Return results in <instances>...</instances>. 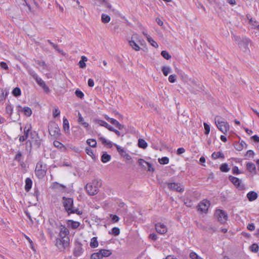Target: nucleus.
<instances>
[{
  "instance_id": "nucleus-1",
  "label": "nucleus",
  "mask_w": 259,
  "mask_h": 259,
  "mask_svg": "<svg viewBox=\"0 0 259 259\" xmlns=\"http://www.w3.org/2000/svg\"><path fill=\"white\" fill-rule=\"evenodd\" d=\"M62 203L64 209L68 213V215L72 213H76L78 215H80L82 213V211L74 206L73 199L72 198L63 197Z\"/></svg>"
},
{
  "instance_id": "nucleus-2",
  "label": "nucleus",
  "mask_w": 259,
  "mask_h": 259,
  "mask_svg": "<svg viewBox=\"0 0 259 259\" xmlns=\"http://www.w3.org/2000/svg\"><path fill=\"white\" fill-rule=\"evenodd\" d=\"M214 120L218 128L224 134H226L230 129L228 122L220 116H217Z\"/></svg>"
},
{
  "instance_id": "nucleus-3",
  "label": "nucleus",
  "mask_w": 259,
  "mask_h": 259,
  "mask_svg": "<svg viewBox=\"0 0 259 259\" xmlns=\"http://www.w3.org/2000/svg\"><path fill=\"white\" fill-rule=\"evenodd\" d=\"M102 183L100 181L95 180L92 183H88L85 186L86 190L90 195H94L99 191V187Z\"/></svg>"
},
{
  "instance_id": "nucleus-4",
  "label": "nucleus",
  "mask_w": 259,
  "mask_h": 259,
  "mask_svg": "<svg viewBox=\"0 0 259 259\" xmlns=\"http://www.w3.org/2000/svg\"><path fill=\"white\" fill-rule=\"evenodd\" d=\"M47 170V164L42 161H38L35 167V174L39 179L43 178L46 174Z\"/></svg>"
},
{
  "instance_id": "nucleus-5",
  "label": "nucleus",
  "mask_w": 259,
  "mask_h": 259,
  "mask_svg": "<svg viewBox=\"0 0 259 259\" xmlns=\"http://www.w3.org/2000/svg\"><path fill=\"white\" fill-rule=\"evenodd\" d=\"M234 40L236 44H238L239 47L242 49L244 52L249 51L248 45L251 40L249 38L246 37L241 38L240 37L236 36H234Z\"/></svg>"
},
{
  "instance_id": "nucleus-6",
  "label": "nucleus",
  "mask_w": 259,
  "mask_h": 259,
  "mask_svg": "<svg viewBox=\"0 0 259 259\" xmlns=\"http://www.w3.org/2000/svg\"><path fill=\"white\" fill-rule=\"evenodd\" d=\"M69 237H59L56 239V246L61 251L66 249L69 245Z\"/></svg>"
},
{
  "instance_id": "nucleus-7",
  "label": "nucleus",
  "mask_w": 259,
  "mask_h": 259,
  "mask_svg": "<svg viewBox=\"0 0 259 259\" xmlns=\"http://www.w3.org/2000/svg\"><path fill=\"white\" fill-rule=\"evenodd\" d=\"M49 221L50 226L48 230L50 234L52 235L58 233L59 228L62 225L61 223L52 219H49Z\"/></svg>"
},
{
  "instance_id": "nucleus-8",
  "label": "nucleus",
  "mask_w": 259,
  "mask_h": 259,
  "mask_svg": "<svg viewBox=\"0 0 259 259\" xmlns=\"http://www.w3.org/2000/svg\"><path fill=\"white\" fill-rule=\"evenodd\" d=\"M189 84L191 87V92L196 94L197 92H201L203 91V85L196 81L194 79L190 78L189 80Z\"/></svg>"
},
{
  "instance_id": "nucleus-9",
  "label": "nucleus",
  "mask_w": 259,
  "mask_h": 259,
  "mask_svg": "<svg viewBox=\"0 0 259 259\" xmlns=\"http://www.w3.org/2000/svg\"><path fill=\"white\" fill-rule=\"evenodd\" d=\"M168 188L171 191H175L179 192H183L184 191L183 186L179 183L175 182H165Z\"/></svg>"
},
{
  "instance_id": "nucleus-10",
  "label": "nucleus",
  "mask_w": 259,
  "mask_h": 259,
  "mask_svg": "<svg viewBox=\"0 0 259 259\" xmlns=\"http://www.w3.org/2000/svg\"><path fill=\"white\" fill-rule=\"evenodd\" d=\"M229 180L238 190H243L245 189V185L242 183L241 180L239 178L230 176Z\"/></svg>"
},
{
  "instance_id": "nucleus-11",
  "label": "nucleus",
  "mask_w": 259,
  "mask_h": 259,
  "mask_svg": "<svg viewBox=\"0 0 259 259\" xmlns=\"http://www.w3.org/2000/svg\"><path fill=\"white\" fill-rule=\"evenodd\" d=\"M31 75L37 84L41 87L46 92H49L50 91L49 88L46 84L45 82L36 73H32Z\"/></svg>"
},
{
  "instance_id": "nucleus-12",
  "label": "nucleus",
  "mask_w": 259,
  "mask_h": 259,
  "mask_svg": "<svg viewBox=\"0 0 259 259\" xmlns=\"http://www.w3.org/2000/svg\"><path fill=\"white\" fill-rule=\"evenodd\" d=\"M48 128L51 136L58 137L60 135V128L57 123L54 122L50 124Z\"/></svg>"
},
{
  "instance_id": "nucleus-13",
  "label": "nucleus",
  "mask_w": 259,
  "mask_h": 259,
  "mask_svg": "<svg viewBox=\"0 0 259 259\" xmlns=\"http://www.w3.org/2000/svg\"><path fill=\"white\" fill-rule=\"evenodd\" d=\"M215 215L218 218V221L221 223H225L228 219V215L227 213L223 210H217L215 211Z\"/></svg>"
},
{
  "instance_id": "nucleus-14",
  "label": "nucleus",
  "mask_w": 259,
  "mask_h": 259,
  "mask_svg": "<svg viewBox=\"0 0 259 259\" xmlns=\"http://www.w3.org/2000/svg\"><path fill=\"white\" fill-rule=\"evenodd\" d=\"M210 205L209 201L204 199L201 201L198 205V210L201 212L206 213Z\"/></svg>"
},
{
  "instance_id": "nucleus-15",
  "label": "nucleus",
  "mask_w": 259,
  "mask_h": 259,
  "mask_svg": "<svg viewBox=\"0 0 259 259\" xmlns=\"http://www.w3.org/2000/svg\"><path fill=\"white\" fill-rule=\"evenodd\" d=\"M84 252V249L82 247V244L79 242H76L75 244V247L73 250V255L76 257L80 256Z\"/></svg>"
},
{
  "instance_id": "nucleus-16",
  "label": "nucleus",
  "mask_w": 259,
  "mask_h": 259,
  "mask_svg": "<svg viewBox=\"0 0 259 259\" xmlns=\"http://www.w3.org/2000/svg\"><path fill=\"white\" fill-rule=\"evenodd\" d=\"M156 231L160 234H164L167 231L166 226L163 223H158L155 225Z\"/></svg>"
},
{
  "instance_id": "nucleus-17",
  "label": "nucleus",
  "mask_w": 259,
  "mask_h": 259,
  "mask_svg": "<svg viewBox=\"0 0 259 259\" xmlns=\"http://www.w3.org/2000/svg\"><path fill=\"white\" fill-rule=\"evenodd\" d=\"M59 237H69L68 236L69 231L68 229L63 225H61V227L59 229Z\"/></svg>"
},
{
  "instance_id": "nucleus-18",
  "label": "nucleus",
  "mask_w": 259,
  "mask_h": 259,
  "mask_svg": "<svg viewBox=\"0 0 259 259\" xmlns=\"http://www.w3.org/2000/svg\"><path fill=\"white\" fill-rule=\"evenodd\" d=\"M17 108L18 109V112H22L24 113V114L29 117L32 114V111L30 108L28 107H24L22 108L20 105L17 106Z\"/></svg>"
},
{
  "instance_id": "nucleus-19",
  "label": "nucleus",
  "mask_w": 259,
  "mask_h": 259,
  "mask_svg": "<svg viewBox=\"0 0 259 259\" xmlns=\"http://www.w3.org/2000/svg\"><path fill=\"white\" fill-rule=\"evenodd\" d=\"M94 121L96 123L99 124L101 126H104L107 128L109 131H111L112 130L113 127L109 124L107 122L103 120L95 119Z\"/></svg>"
},
{
  "instance_id": "nucleus-20",
  "label": "nucleus",
  "mask_w": 259,
  "mask_h": 259,
  "mask_svg": "<svg viewBox=\"0 0 259 259\" xmlns=\"http://www.w3.org/2000/svg\"><path fill=\"white\" fill-rule=\"evenodd\" d=\"M246 168L250 173L255 175L256 174V167L254 163L249 162L246 164Z\"/></svg>"
},
{
  "instance_id": "nucleus-21",
  "label": "nucleus",
  "mask_w": 259,
  "mask_h": 259,
  "mask_svg": "<svg viewBox=\"0 0 259 259\" xmlns=\"http://www.w3.org/2000/svg\"><path fill=\"white\" fill-rule=\"evenodd\" d=\"M257 194L254 191H250L247 194V198L250 201H253L257 198Z\"/></svg>"
},
{
  "instance_id": "nucleus-22",
  "label": "nucleus",
  "mask_w": 259,
  "mask_h": 259,
  "mask_svg": "<svg viewBox=\"0 0 259 259\" xmlns=\"http://www.w3.org/2000/svg\"><path fill=\"white\" fill-rule=\"evenodd\" d=\"M247 144L243 141H240L235 146V148L238 151H241L244 148H247Z\"/></svg>"
},
{
  "instance_id": "nucleus-23",
  "label": "nucleus",
  "mask_w": 259,
  "mask_h": 259,
  "mask_svg": "<svg viewBox=\"0 0 259 259\" xmlns=\"http://www.w3.org/2000/svg\"><path fill=\"white\" fill-rule=\"evenodd\" d=\"M9 94V91L7 89L0 88V102L4 101Z\"/></svg>"
},
{
  "instance_id": "nucleus-24",
  "label": "nucleus",
  "mask_w": 259,
  "mask_h": 259,
  "mask_svg": "<svg viewBox=\"0 0 259 259\" xmlns=\"http://www.w3.org/2000/svg\"><path fill=\"white\" fill-rule=\"evenodd\" d=\"M67 225L68 227L72 229H75L79 226L80 223L78 222L70 220L67 221Z\"/></svg>"
},
{
  "instance_id": "nucleus-25",
  "label": "nucleus",
  "mask_w": 259,
  "mask_h": 259,
  "mask_svg": "<svg viewBox=\"0 0 259 259\" xmlns=\"http://www.w3.org/2000/svg\"><path fill=\"white\" fill-rule=\"evenodd\" d=\"M63 128L65 133H69V123L68 120L65 117H64L63 118Z\"/></svg>"
},
{
  "instance_id": "nucleus-26",
  "label": "nucleus",
  "mask_w": 259,
  "mask_h": 259,
  "mask_svg": "<svg viewBox=\"0 0 259 259\" xmlns=\"http://www.w3.org/2000/svg\"><path fill=\"white\" fill-rule=\"evenodd\" d=\"M32 185V181L31 179L27 178L25 180V189L27 192H28L31 188Z\"/></svg>"
},
{
  "instance_id": "nucleus-27",
  "label": "nucleus",
  "mask_w": 259,
  "mask_h": 259,
  "mask_svg": "<svg viewBox=\"0 0 259 259\" xmlns=\"http://www.w3.org/2000/svg\"><path fill=\"white\" fill-rule=\"evenodd\" d=\"M100 140L101 141L103 144L105 146H107L109 148H111L112 147V143L106 139L104 137H101L99 138Z\"/></svg>"
},
{
  "instance_id": "nucleus-28",
  "label": "nucleus",
  "mask_w": 259,
  "mask_h": 259,
  "mask_svg": "<svg viewBox=\"0 0 259 259\" xmlns=\"http://www.w3.org/2000/svg\"><path fill=\"white\" fill-rule=\"evenodd\" d=\"M211 157L214 159H217L218 158H224L225 157L224 154L220 151L213 152L211 155Z\"/></svg>"
},
{
  "instance_id": "nucleus-29",
  "label": "nucleus",
  "mask_w": 259,
  "mask_h": 259,
  "mask_svg": "<svg viewBox=\"0 0 259 259\" xmlns=\"http://www.w3.org/2000/svg\"><path fill=\"white\" fill-rule=\"evenodd\" d=\"M247 18L249 20V23L254 28H257L259 30V22L252 18L249 19L248 17Z\"/></svg>"
},
{
  "instance_id": "nucleus-30",
  "label": "nucleus",
  "mask_w": 259,
  "mask_h": 259,
  "mask_svg": "<svg viewBox=\"0 0 259 259\" xmlns=\"http://www.w3.org/2000/svg\"><path fill=\"white\" fill-rule=\"evenodd\" d=\"M130 46L135 51H138L141 49L139 46L133 39L128 41Z\"/></svg>"
},
{
  "instance_id": "nucleus-31",
  "label": "nucleus",
  "mask_w": 259,
  "mask_h": 259,
  "mask_svg": "<svg viewBox=\"0 0 259 259\" xmlns=\"http://www.w3.org/2000/svg\"><path fill=\"white\" fill-rule=\"evenodd\" d=\"M111 160V156L106 152L103 153L101 156V161L103 163H106Z\"/></svg>"
},
{
  "instance_id": "nucleus-32",
  "label": "nucleus",
  "mask_w": 259,
  "mask_h": 259,
  "mask_svg": "<svg viewBox=\"0 0 259 259\" xmlns=\"http://www.w3.org/2000/svg\"><path fill=\"white\" fill-rule=\"evenodd\" d=\"M88 61L87 58L84 56H81V60L79 61L78 63V65L81 68H84L86 66V64L85 63V62Z\"/></svg>"
},
{
  "instance_id": "nucleus-33",
  "label": "nucleus",
  "mask_w": 259,
  "mask_h": 259,
  "mask_svg": "<svg viewBox=\"0 0 259 259\" xmlns=\"http://www.w3.org/2000/svg\"><path fill=\"white\" fill-rule=\"evenodd\" d=\"M99 245L98 241L97 240V237H94L91 240L90 245L92 248L97 247Z\"/></svg>"
},
{
  "instance_id": "nucleus-34",
  "label": "nucleus",
  "mask_w": 259,
  "mask_h": 259,
  "mask_svg": "<svg viewBox=\"0 0 259 259\" xmlns=\"http://www.w3.org/2000/svg\"><path fill=\"white\" fill-rule=\"evenodd\" d=\"M99 252L102 254V258L109 256L111 254V251L108 249H101Z\"/></svg>"
},
{
  "instance_id": "nucleus-35",
  "label": "nucleus",
  "mask_w": 259,
  "mask_h": 259,
  "mask_svg": "<svg viewBox=\"0 0 259 259\" xmlns=\"http://www.w3.org/2000/svg\"><path fill=\"white\" fill-rule=\"evenodd\" d=\"M138 146L141 148L145 149L147 147L148 144L144 139H140L138 140Z\"/></svg>"
},
{
  "instance_id": "nucleus-36",
  "label": "nucleus",
  "mask_w": 259,
  "mask_h": 259,
  "mask_svg": "<svg viewBox=\"0 0 259 259\" xmlns=\"http://www.w3.org/2000/svg\"><path fill=\"white\" fill-rule=\"evenodd\" d=\"M147 41L150 44L151 46L155 48L158 47L157 43L150 36H147Z\"/></svg>"
},
{
  "instance_id": "nucleus-37",
  "label": "nucleus",
  "mask_w": 259,
  "mask_h": 259,
  "mask_svg": "<svg viewBox=\"0 0 259 259\" xmlns=\"http://www.w3.org/2000/svg\"><path fill=\"white\" fill-rule=\"evenodd\" d=\"M161 70L164 76H167L171 71V69L170 66H163Z\"/></svg>"
},
{
  "instance_id": "nucleus-38",
  "label": "nucleus",
  "mask_w": 259,
  "mask_h": 259,
  "mask_svg": "<svg viewBox=\"0 0 259 259\" xmlns=\"http://www.w3.org/2000/svg\"><path fill=\"white\" fill-rule=\"evenodd\" d=\"M31 124H27V125H25V126L24 128V135H23L27 138L28 137L29 132L31 130Z\"/></svg>"
},
{
  "instance_id": "nucleus-39",
  "label": "nucleus",
  "mask_w": 259,
  "mask_h": 259,
  "mask_svg": "<svg viewBox=\"0 0 259 259\" xmlns=\"http://www.w3.org/2000/svg\"><path fill=\"white\" fill-rule=\"evenodd\" d=\"M12 93L14 96L18 97L21 96V91L19 88L16 87L13 89Z\"/></svg>"
},
{
  "instance_id": "nucleus-40",
  "label": "nucleus",
  "mask_w": 259,
  "mask_h": 259,
  "mask_svg": "<svg viewBox=\"0 0 259 259\" xmlns=\"http://www.w3.org/2000/svg\"><path fill=\"white\" fill-rule=\"evenodd\" d=\"M77 121L79 124L83 126L86 129H88L89 127V124L85 122L83 118H80V119H77Z\"/></svg>"
},
{
  "instance_id": "nucleus-41",
  "label": "nucleus",
  "mask_w": 259,
  "mask_h": 259,
  "mask_svg": "<svg viewBox=\"0 0 259 259\" xmlns=\"http://www.w3.org/2000/svg\"><path fill=\"white\" fill-rule=\"evenodd\" d=\"M102 22L104 23H108L110 21V17L105 14H102L101 16Z\"/></svg>"
},
{
  "instance_id": "nucleus-42",
  "label": "nucleus",
  "mask_w": 259,
  "mask_h": 259,
  "mask_svg": "<svg viewBox=\"0 0 259 259\" xmlns=\"http://www.w3.org/2000/svg\"><path fill=\"white\" fill-rule=\"evenodd\" d=\"M47 41L52 46V47L57 51H58L59 53L62 54H63V51L61 50H60L59 48V46L57 45H56L54 43H53V42L51 41V40L50 39H48L47 40Z\"/></svg>"
},
{
  "instance_id": "nucleus-43",
  "label": "nucleus",
  "mask_w": 259,
  "mask_h": 259,
  "mask_svg": "<svg viewBox=\"0 0 259 259\" xmlns=\"http://www.w3.org/2000/svg\"><path fill=\"white\" fill-rule=\"evenodd\" d=\"M13 112V107L12 105L10 104H8L6 107V112L11 116Z\"/></svg>"
},
{
  "instance_id": "nucleus-44",
  "label": "nucleus",
  "mask_w": 259,
  "mask_h": 259,
  "mask_svg": "<svg viewBox=\"0 0 259 259\" xmlns=\"http://www.w3.org/2000/svg\"><path fill=\"white\" fill-rule=\"evenodd\" d=\"M87 143L92 147H96L97 145L96 141L95 139H91L87 141Z\"/></svg>"
},
{
  "instance_id": "nucleus-45",
  "label": "nucleus",
  "mask_w": 259,
  "mask_h": 259,
  "mask_svg": "<svg viewBox=\"0 0 259 259\" xmlns=\"http://www.w3.org/2000/svg\"><path fill=\"white\" fill-rule=\"evenodd\" d=\"M53 144H54V146L55 147L58 148V149H65L64 145L63 144H62L61 142H60L59 141H55L54 142Z\"/></svg>"
},
{
  "instance_id": "nucleus-46",
  "label": "nucleus",
  "mask_w": 259,
  "mask_h": 259,
  "mask_svg": "<svg viewBox=\"0 0 259 259\" xmlns=\"http://www.w3.org/2000/svg\"><path fill=\"white\" fill-rule=\"evenodd\" d=\"M99 251L93 253L91 256V259H103Z\"/></svg>"
},
{
  "instance_id": "nucleus-47",
  "label": "nucleus",
  "mask_w": 259,
  "mask_h": 259,
  "mask_svg": "<svg viewBox=\"0 0 259 259\" xmlns=\"http://www.w3.org/2000/svg\"><path fill=\"white\" fill-rule=\"evenodd\" d=\"M220 170L223 172H228L229 171L230 168L228 167V165L227 163H223L220 166Z\"/></svg>"
},
{
  "instance_id": "nucleus-48",
  "label": "nucleus",
  "mask_w": 259,
  "mask_h": 259,
  "mask_svg": "<svg viewBox=\"0 0 259 259\" xmlns=\"http://www.w3.org/2000/svg\"><path fill=\"white\" fill-rule=\"evenodd\" d=\"M158 161L161 164H166L169 162V158L167 157H163L159 158Z\"/></svg>"
},
{
  "instance_id": "nucleus-49",
  "label": "nucleus",
  "mask_w": 259,
  "mask_h": 259,
  "mask_svg": "<svg viewBox=\"0 0 259 259\" xmlns=\"http://www.w3.org/2000/svg\"><path fill=\"white\" fill-rule=\"evenodd\" d=\"M161 55L166 60H169L171 57V55L166 51H162Z\"/></svg>"
},
{
  "instance_id": "nucleus-50",
  "label": "nucleus",
  "mask_w": 259,
  "mask_h": 259,
  "mask_svg": "<svg viewBox=\"0 0 259 259\" xmlns=\"http://www.w3.org/2000/svg\"><path fill=\"white\" fill-rule=\"evenodd\" d=\"M250 248L251 251L256 253L258 251L259 247L257 244L254 243L250 246Z\"/></svg>"
},
{
  "instance_id": "nucleus-51",
  "label": "nucleus",
  "mask_w": 259,
  "mask_h": 259,
  "mask_svg": "<svg viewBox=\"0 0 259 259\" xmlns=\"http://www.w3.org/2000/svg\"><path fill=\"white\" fill-rule=\"evenodd\" d=\"M75 94L77 97L80 99H82L84 97L83 93L79 89H77L75 91Z\"/></svg>"
},
{
  "instance_id": "nucleus-52",
  "label": "nucleus",
  "mask_w": 259,
  "mask_h": 259,
  "mask_svg": "<svg viewBox=\"0 0 259 259\" xmlns=\"http://www.w3.org/2000/svg\"><path fill=\"white\" fill-rule=\"evenodd\" d=\"M14 159L16 161H17L18 162H21L22 161V154L21 152L20 151H18L17 154L16 155Z\"/></svg>"
},
{
  "instance_id": "nucleus-53",
  "label": "nucleus",
  "mask_w": 259,
  "mask_h": 259,
  "mask_svg": "<svg viewBox=\"0 0 259 259\" xmlns=\"http://www.w3.org/2000/svg\"><path fill=\"white\" fill-rule=\"evenodd\" d=\"M120 233V230L117 227H114L112 229V234L114 236H117Z\"/></svg>"
},
{
  "instance_id": "nucleus-54",
  "label": "nucleus",
  "mask_w": 259,
  "mask_h": 259,
  "mask_svg": "<svg viewBox=\"0 0 259 259\" xmlns=\"http://www.w3.org/2000/svg\"><path fill=\"white\" fill-rule=\"evenodd\" d=\"M203 125H204V130H205V132H204L205 134L208 135V134L210 132V126L206 122H204Z\"/></svg>"
},
{
  "instance_id": "nucleus-55",
  "label": "nucleus",
  "mask_w": 259,
  "mask_h": 259,
  "mask_svg": "<svg viewBox=\"0 0 259 259\" xmlns=\"http://www.w3.org/2000/svg\"><path fill=\"white\" fill-rule=\"evenodd\" d=\"M110 218L111 219L112 222L113 223H116L119 220V218L115 214H111Z\"/></svg>"
},
{
  "instance_id": "nucleus-56",
  "label": "nucleus",
  "mask_w": 259,
  "mask_h": 259,
  "mask_svg": "<svg viewBox=\"0 0 259 259\" xmlns=\"http://www.w3.org/2000/svg\"><path fill=\"white\" fill-rule=\"evenodd\" d=\"M177 76L175 74L170 75L168 77V81L171 83H174L176 81Z\"/></svg>"
},
{
  "instance_id": "nucleus-57",
  "label": "nucleus",
  "mask_w": 259,
  "mask_h": 259,
  "mask_svg": "<svg viewBox=\"0 0 259 259\" xmlns=\"http://www.w3.org/2000/svg\"><path fill=\"white\" fill-rule=\"evenodd\" d=\"M114 145L116 146L117 151L120 154L123 155L124 153H125V150L122 147L115 144Z\"/></svg>"
},
{
  "instance_id": "nucleus-58",
  "label": "nucleus",
  "mask_w": 259,
  "mask_h": 259,
  "mask_svg": "<svg viewBox=\"0 0 259 259\" xmlns=\"http://www.w3.org/2000/svg\"><path fill=\"white\" fill-rule=\"evenodd\" d=\"M60 114V111L59 110V109H58V108H55V109L53 110V117H56L57 116H58Z\"/></svg>"
},
{
  "instance_id": "nucleus-59",
  "label": "nucleus",
  "mask_w": 259,
  "mask_h": 259,
  "mask_svg": "<svg viewBox=\"0 0 259 259\" xmlns=\"http://www.w3.org/2000/svg\"><path fill=\"white\" fill-rule=\"evenodd\" d=\"M232 172L234 175H238L241 174V171L239 169L238 167L236 166H234L232 168Z\"/></svg>"
},
{
  "instance_id": "nucleus-60",
  "label": "nucleus",
  "mask_w": 259,
  "mask_h": 259,
  "mask_svg": "<svg viewBox=\"0 0 259 259\" xmlns=\"http://www.w3.org/2000/svg\"><path fill=\"white\" fill-rule=\"evenodd\" d=\"M138 163H139V165H141V166L146 167L144 164H146L147 165V163H148V162L146 161L145 160H144L143 159H139L138 160Z\"/></svg>"
},
{
  "instance_id": "nucleus-61",
  "label": "nucleus",
  "mask_w": 259,
  "mask_h": 259,
  "mask_svg": "<svg viewBox=\"0 0 259 259\" xmlns=\"http://www.w3.org/2000/svg\"><path fill=\"white\" fill-rule=\"evenodd\" d=\"M189 256L191 259H197L199 256L195 252H191L190 253Z\"/></svg>"
},
{
  "instance_id": "nucleus-62",
  "label": "nucleus",
  "mask_w": 259,
  "mask_h": 259,
  "mask_svg": "<svg viewBox=\"0 0 259 259\" xmlns=\"http://www.w3.org/2000/svg\"><path fill=\"white\" fill-rule=\"evenodd\" d=\"M85 152L89 155L92 157L94 155L93 151L89 147L85 148Z\"/></svg>"
},
{
  "instance_id": "nucleus-63",
  "label": "nucleus",
  "mask_w": 259,
  "mask_h": 259,
  "mask_svg": "<svg viewBox=\"0 0 259 259\" xmlns=\"http://www.w3.org/2000/svg\"><path fill=\"white\" fill-rule=\"evenodd\" d=\"M0 66L1 67V68L5 70L8 69V66L7 64V63L5 62H1L0 63Z\"/></svg>"
},
{
  "instance_id": "nucleus-64",
  "label": "nucleus",
  "mask_w": 259,
  "mask_h": 259,
  "mask_svg": "<svg viewBox=\"0 0 259 259\" xmlns=\"http://www.w3.org/2000/svg\"><path fill=\"white\" fill-rule=\"evenodd\" d=\"M107 119H109V121L111 123H112V124L114 125L115 126L116 125V124H117V123L118 122V121L114 119V118H106Z\"/></svg>"
}]
</instances>
